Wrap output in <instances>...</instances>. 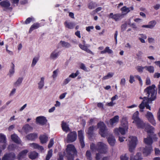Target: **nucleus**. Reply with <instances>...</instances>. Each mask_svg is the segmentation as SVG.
Returning <instances> with one entry per match:
<instances>
[{
  "instance_id": "nucleus-17",
  "label": "nucleus",
  "mask_w": 160,
  "mask_h": 160,
  "mask_svg": "<svg viewBox=\"0 0 160 160\" xmlns=\"http://www.w3.org/2000/svg\"><path fill=\"white\" fill-rule=\"evenodd\" d=\"M152 135H151L149 134L147 138H144V142L147 145V146H152V144L153 142L152 139Z\"/></svg>"
},
{
  "instance_id": "nucleus-45",
  "label": "nucleus",
  "mask_w": 160,
  "mask_h": 160,
  "mask_svg": "<svg viewBox=\"0 0 160 160\" xmlns=\"http://www.w3.org/2000/svg\"><path fill=\"white\" fill-rule=\"evenodd\" d=\"M156 24V22L154 21H150L149 22L148 24L149 25V26L150 27V28L152 29L155 26Z\"/></svg>"
},
{
  "instance_id": "nucleus-40",
  "label": "nucleus",
  "mask_w": 160,
  "mask_h": 160,
  "mask_svg": "<svg viewBox=\"0 0 160 160\" xmlns=\"http://www.w3.org/2000/svg\"><path fill=\"white\" fill-rule=\"evenodd\" d=\"M145 68L146 70L148 71L150 73H153L154 72V67L152 66H145Z\"/></svg>"
},
{
  "instance_id": "nucleus-63",
  "label": "nucleus",
  "mask_w": 160,
  "mask_h": 160,
  "mask_svg": "<svg viewBox=\"0 0 160 160\" xmlns=\"http://www.w3.org/2000/svg\"><path fill=\"white\" fill-rule=\"evenodd\" d=\"M96 146L95 145V144L93 143H92L90 145V149L92 151H94L95 150H96Z\"/></svg>"
},
{
  "instance_id": "nucleus-54",
  "label": "nucleus",
  "mask_w": 160,
  "mask_h": 160,
  "mask_svg": "<svg viewBox=\"0 0 160 160\" xmlns=\"http://www.w3.org/2000/svg\"><path fill=\"white\" fill-rule=\"evenodd\" d=\"M54 144V140L53 138L50 139L49 143L48 145V148H51Z\"/></svg>"
},
{
  "instance_id": "nucleus-1",
  "label": "nucleus",
  "mask_w": 160,
  "mask_h": 160,
  "mask_svg": "<svg viewBox=\"0 0 160 160\" xmlns=\"http://www.w3.org/2000/svg\"><path fill=\"white\" fill-rule=\"evenodd\" d=\"M155 86L152 84L151 86L147 87L144 90V92L148 94L147 97H144V98H147L148 101L145 102V107L147 109L151 110L150 106L148 104V102L152 101L154 100L156 98L157 91L155 89Z\"/></svg>"
},
{
  "instance_id": "nucleus-35",
  "label": "nucleus",
  "mask_w": 160,
  "mask_h": 160,
  "mask_svg": "<svg viewBox=\"0 0 160 160\" xmlns=\"http://www.w3.org/2000/svg\"><path fill=\"white\" fill-rule=\"evenodd\" d=\"M63 47L65 48H69L71 47V44L68 42H66L64 41H61L59 42Z\"/></svg>"
},
{
  "instance_id": "nucleus-53",
  "label": "nucleus",
  "mask_w": 160,
  "mask_h": 160,
  "mask_svg": "<svg viewBox=\"0 0 160 160\" xmlns=\"http://www.w3.org/2000/svg\"><path fill=\"white\" fill-rule=\"evenodd\" d=\"M145 100H143L142 102L139 105V107L140 109H143L145 107Z\"/></svg>"
},
{
  "instance_id": "nucleus-49",
  "label": "nucleus",
  "mask_w": 160,
  "mask_h": 160,
  "mask_svg": "<svg viewBox=\"0 0 160 160\" xmlns=\"http://www.w3.org/2000/svg\"><path fill=\"white\" fill-rule=\"evenodd\" d=\"M38 57L34 58L32 60V64L31 65L33 67L34 66L38 61Z\"/></svg>"
},
{
  "instance_id": "nucleus-13",
  "label": "nucleus",
  "mask_w": 160,
  "mask_h": 160,
  "mask_svg": "<svg viewBox=\"0 0 160 160\" xmlns=\"http://www.w3.org/2000/svg\"><path fill=\"white\" fill-rule=\"evenodd\" d=\"M152 150V147L151 145L147 146L143 150V153L146 156L150 154Z\"/></svg>"
},
{
  "instance_id": "nucleus-12",
  "label": "nucleus",
  "mask_w": 160,
  "mask_h": 160,
  "mask_svg": "<svg viewBox=\"0 0 160 160\" xmlns=\"http://www.w3.org/2000/svg\"><path fill=\"white\" fill-rule=\"evenodd\" d=\"M144 128L145 129V131L148 133V134H149L151 135H153V131L154 130V128L153 127L151 126L148 123H146L144 127Z\"/></svg>"
},
{
  "instance_id": "nucleus-36",
  "label": "nucleus",
  "mask_w": 160,
  "mask_h": 160,
  "mask_svg": "<svg viewBox=\"0 0 160 160\" xmlns=\"http://www.w3.org/2000/svg\"><path fill=\"white\" fill-rule=\"evenodd\" d=\"M94 128V126H91L89 128L88 130L87 133L90 137H92V136Z\"/></svg>"
},
{
  "instance_id": "nucleus-22",
  "label": "nucleus",
  "mask_w": 160,
  "mask_h": 160,
  "mask_svg": "<svg viewBox=\"0 0 160 160\" xmlns=\"http://www.w3.org/2000/svg\"><path fill=\"white\" fill-rule=\"evenodd\" d=\"M119 120V117L118 115H116L112 118L110 119L109 122L110 124L112 126L114 124L118 123Z\"/></svg>"
},
{
  "instance_id": "nucleus-27",
  "label": "nucleus",
  "mask_w": 160,
  "mask_h": 160,
  "mask_svg": "<svg viewBox=\"0 0 160 160\" xmlns=\"http://www.w3.org/2000/svg\"><path fill=\"white\" fill-rule=\"evenodd\" d=\"M78 46L79 48L82 50L85 51L88 53L93 54L92 52L88 48L87 46L85 45H83L81 44H79Z\"/></svg>"
},
{
  "instance_id": "nucleus-33",
  "label": "nucleus",
  "mask_w": 160,
  "mask_h": 160,
  "mask_svg": "<svg viewBox=\"0 0 160 160\" xmlns=\"http://www.w3.org/2000/svg\"><path fill=\"white\" fill-rule=\"evenodd\" d=\"M38 156V153L35 152H31L28 156L29 158L31 159H35Z\"/></svg>"
},
{
  "instance_id": "nucleus-43",
  "label": "nucleus",
  "mask_w": 160,
  "mask_h": 160,
  "mask_svg": "<svg viewBox=\"0 0 160 160\" xmlns=\"http://www.w3.org/2000/svg\"><path fill=\"white\" fill-rule=\"evenodd\" d=\"M2 142L4 143L6 142V137L3 134L0 133V143Z\"/></svg>"
},
{
  "instance_id": "nucleus-29",
  "label": "nucleus",
  "mask_w": 160,
  "mask_h": 160,
  "mask_svg": "<svg viewBox=\"0 0 160 160\" xmlns=\"http://www.w3.org/2000/svg\"><path fill=\"white\" fill-rule=\"evenodd\" d=\"M61 126L62 130L66 132L70 130L68 125L67 124L66 122H64L63 121L62 122Z\"/></svg>"
},
{
  "instance_id": "nucleus-23",
  "label": "nucleus",
  "mask_w": 160,
  "mask_h": 160,
  "mask_svg": "<svg viewBox=\"0 0 160 160\" xmlns=\"http://www.w3.org/2000/svg\"><path fill=\"white\" fill-rule=\"evenodd\" d=\"M64 25L66 28L69 29H72L75 26V24L73 22H68L66 21L64 23Z\"/></svg>"
},
{
  "instance_id": "nucleus-26",
  "label": "nucleus",
  "mask_w": 160,
  "mask_h": 160,
  "mask_svg": "<svg viewBox=\"0 0 160 160\" xmlns=\"http://www.w3.org/2000/svg\"><path fill=\"white\" fill-rule=\"evenodd\" d=\"M38 137V134L36 133H32L28 135L26 138L28 140H33Z\"/></svg>"
},
{
  "instance_id": "nucleus-48",
  "label": "nucleus",
  "mask_w": 160,
  "mask_h": 160,
  "mask_svg": "<svg viewBox=\"0 0 160 160\" xmlns=\"http://www.w3.org/2000/svg\"><path fill=\"white\" fill-rule=\"evenodd\" d=\"M144 69H145V67H142V66H138L136 68L138 71L140 73L142 72Z\"/></svg>"
},
{
  "instance_id": "nucleus-28",
  "label": "nucleus",
  "mask_w": 160,
  "mask_h": 160,
  "mask_svg": "<svg viewBox=\"0 0 160 160\" xmlns=\"http://www.w3.org/2000/svg\"><path fill=\"white\" fill-rule=\"evenodd\" d=\"M41 26L39 23L38 22L34 23L31 26L29 31V33H31L34 30L38 29Z\"/></svg>"
},
{
  "instance_id": "nucleus-6",
  "label": "nucleus",
  "mask_w": 160,
  "mask_h": 160,
  "mask_svg": "<svg viewBox=\"0 0 160 160\" xmlns=\"http://www.w3.org/2000/svg\"><path fill=\"white\" fill-rule=\"evenodd\" d=\"M77 133L76 131H71L67 135L66 140L68 143L74 142L77 139Z\"/></svg>"
},
{
  "instance_id": "nucleus-16",
  "label": "nucleus",
  "mask_w": 160,
  "mask_h": 160,
  "mask_svg": "<svg viewBox=\"0 0 160 160\" xmlns=\"http://www.w3.org/2000/svg\"><path fill=\"white\" fill-rule=\"evenodd\" d=\"M138 128H144V127L146 124V123H144L143 121L141 119L135 122Z\"/></svg>"
},
{
  "instance_id": "nucleus-55",
  "label": "nucleus",
  "mask_w": 160,
  "mask_h": 160,
  "mask_svg": "<svg viewBox=\"0 0 160 160\" xmlns=\"http://www.w3.org/2000/svg\"><path fill=\"white\" fill-rule=\"evenodd\" d=\"M80 67L81 69L84 70V71L87 72L88 71L87 68L83 63H81L80 65Z\"/></svg>"
},
{
  "instance_id": "nucleus-38",
  "label": "nucleus",
  "mask_w": 160,
  "mask_h": 160,
  "mask_svg": "<svg viewBox=\"0 0 160 160\" xmlns=\"http://www.w3.org/2000/svg\"><path fill=\"white\" fill-rule=\"evenodd\" d=\"M59 52H56V50L53 51L51 54L50 58L52 59L56 58L58 55Z\"/></svg>"
},
{
  "instance_id": "nucleus-31",
  "label": "nucleus",
  "mask_w": 160,
  "mask_h": 160,
  "mask_svg": "<svg viewBox=\"0 0 160 160\" xmlns=\"http://www.w3.org/2000/svg\"><path fill=\"white\" fill-rule=\"evenodd\" d=\"M32 129V127L28 124L25 125L22 128L23 131L26 133H28L30 130Z\"/></svg>"
},
{
  "instance_id": "nucleus-19",
  "label": "nucleus",
  "mask_w": 160,
  "mask_h": 160,
  "mask_svg": "<svg viewBox=\"0 0 160 160\" xmlns=\"http://www.w3.org/2000/svg\"><path fill=\"white\" fill-rule=\"evenodd\" d=\"M28 152V151L26 149L22 151L18 155L17 158L18 160H20L24 158Z\"/></svg>"
},
{
  "instance_id": "nucleus-44",
  "label": "nucleus",
  "mask_w": 160,
  "mask_h": 160,
  "mask_svg": "<svg viewBox=\"0 0 160 160\" xmlns=\"http://www.w3.org/2000/svg\"><path fill=\"white\" fill-rule=\"evenodd\" d=\"M52 151L50 150L48 152L46 158V160H49L52 155Z\"/></svg>"
},
{
  "instance_id": "nucleus-34",
  "label": "nucleus",
  "mask_w": 160,
  "mask_h": 160,
  "mask_svg": "<svg viewBox=\"0 0 160 160\" xmlns=\"http://www.w3.org/2000/svg\"><path fill=\"white\" fill-rule=\"evenodd\" d=\"M132 119L134 120L133 123H134L135 122L140 119L139 117V112L138 111H137L134 113L132 116Z\"/></svg>"
},
{
  "instance_id": "nucleus-59",
  "label": "nucleus",
  "mask_w": 160,
  "mask_h": 160,
  "mask_svg": "<svg viewBox=\"0 0 160 160\" xmlns=\"http://www.w3.org/2000/svg\"><path fill=\"white\" fill-rule=\"evenodd\" d=\"M134 77L137 78L140 84H142V81L141 78V77L138 75H136L134 76Z\"/></svg>"
},
{
  "instance_id": "nucleus-60",
  "label": "nucleus",
  "mask_w": 160,
  "mask_h": 160,
  "mask_svg": "<svg viewBox=\"0 0 160 160\" xmlns=\"http://www.w3.org/2000/svg\"><path fill=\"white\" fill-rule=\"evenodd\" d=\"M58 69H57L55 70L53 72V75H52V77L53 78H55L56 77L57 75V73L58 72Z\"/></svg>"
},
{
  "instance_id": "nucleus-47",
  "label": "nucleus",
  "mask_w": 160,
  "mask_h": 160,
  "mask_svg": "<svg viewBox=\"0 0 160 160\" xmlns=\"http://www.w3.org/2000/svg\"><path fill=\"white\" fill-rule=\"evenodd\" d=\"M121 10L122 12L128 13L130 11V10L129 8H127L126 7L124 6L121 8Z\"/></svg>"
},
{
  "instance_id": "nucleus-11",
  "label": "nucleus",
  "mask_w": 160,
  "mask_h": 160,
  "mask_svg": "<svg viewBox=\"0 0 160 160\" xmlns=\"http://www.w3.org/2000/svg\"><path fill=\"white\" fill-rule=\"evenodd\" d=\"M145 116L148 121L153 125L155 126L156 124L155 121L154 119L153 116L152 112L148 111Z\"/></svg>"
},
{
  "instance_id": "nucleus-51",
  "label": "nucleus",
  "mask_w": 160,
  "mask_h": 160,
  "mask_svg": "<svg viewBox=\"0 0 160 160\" xmlns=\"http://www.w3.org/2000/svg\"><path fill=\"white\" fill-rule=\"evenodd\" d=\"M86 156L88 159H91V154L90 151L88 150L86 152Z\"/></svg>"
},
{
  "instance_id": "nucleus-10",
  "label": "nucleus",
  "mask_w": 160,
  "mask_h": 160,
  "mask_svg": "<svg viewBox=\"0 0 160 160\" xmlns=\"http://www.w3.org/2000/svg\"><path fill=\"white\" fill-rule=\"evenodd\" d=\"M16 158L15 154L13 152L5 154L2 158V160H13Z\"/></svg>"
},
{
  "instance_id": "nucleus-46",
  "label": "nucleus",
  "mask_w": 160,
  "mask_h": 160,
  "mask_svg": "<svg viewBox=\"0 0 160 160\" xmlns=\"http://www.w3.org/2000/svg\"><path fill=\"white\" fill-rule=\"evenodd\" d=\"M79 74V72L77 70L75 73H72L69 76V77L72 78H74L76 77Z\"/></svg>"
},
{
  "instance_id": "nucleus-57",
  "label": "nucleus",
  "mask_w": 160,
  "mask_h": 160,
  "mask_svg": "<svg viewBox=\"0 0 160 160\" xmlns=\"http://www.w3.org/2000/svg\"><path fill=\"white\" fill-rule=\"evenodd\" d=\"M127 24L126 23L122 24L121 26V30L122 32H123L126 28Z\"/></svg>"
},
{
  "instance_id": "nucleus-50",
  "label": "nucleus",
  "mask_w": 160,
  "mask_h": 160,
  "mask_svg": "<svg viewBox=\"0 0 160 160\" xmlns=\"http://www.w3.org/2000/svg\"><path fill=\"white\" fill-rule=\"evenodd\" d=\"M95 3L92 2L90 3L88 5V8L90 9H93L95 7Z\"/></svg>"
},
{
  "instance_id": "nucleus-30",
  "label": "nucleus",
  "mask_w": 160,
  "mask_h": 160,
  "mask_svg": "<svg viewBox=\"0 0 160 160\" xmlns=\"http://www.w3.org/2000/svg\"><path fill=\"white\" fill-rule=\"evenodd\" d=\"M30 146L34 148L37 149L38 150L42 151L43 150L44 148L42 146H40L38 144L35 143H33L30 144Z\"/></svg>"
},
{
  "instance_id": "nucleus-58",
  "label": "nucleus",
  "mask_w": 160,
  "mask_h": 160,
  "mask_svg": "<svg viewBox=\"0 0 160 160\" xmlns=\"http://www.w3.org/2000/svg\"><path fill=\"white\" fill-rule=\"evenodd\" d=\"M135 81V80L134 79V77H133L132 75H131L129 77V82L130 83H132Z\"/></svg>"
},
{
  "instance_id": "nucleus-64",
  "label": "nucleus",
  "mask_w": 160,
  "mask_h": 160,
  "mask_svg": "<svg viewBox=\"0 0 160 160\" xmlns=\"http://www.w3.org/2000/svg\"><path fill=\"white\" fill-rule=\"evenodd\" d=\"M125 79L124 78H122L121 79L120 84L124 86L125 83Z\"/></svg>"
},
{
  "instance_id": "nucleus-14",
  "label": "nucleus",
  "mask_w": 160,
  "mask_h": 160,
  "mask_svg": "<svg viewBox=\"0 0 160 160\" xmlns=\"http://www.w3.org/2000/svg\"><path fill=\"white\" fill-rule=\"evenodd\" d=\"M126 129L123 127H119V128H115L114 130L115 134L117 135H118L119 133H121L122 135H124L125 134V130Z\"/></svg>"
},
{
  "instance_id": "nucleus-52",
  "label": "nucleus",
  "mask_w": 160,
  "mask_h": 160,
  "mask_svg": "<svg viewBox=\"0 0 160 160\" xmlns=\"http://www.w3.org/2000/svg\"><path fill=\"white\" fill-rule=\"evenodd\" d=\"M102 9V8L101 7H99L97 8L95 10H93L91 13V14L94 15L96 13L98 12L99 11H101Z\"/></svg>"
},
{
  "instance_id": "nucleus-25",
  "label": "nucleus",
  "mask_w": 160,
  "mask_h": 160,
  "mask_svg": "<svg viewBox=\"0 0 160 160\" xmlns=\"http://www.w3.org/2000/svg\"><path fill=\"white\" fill-rule=\"evenodd\" d=\"M39 139L42 144H44L47 142L48 141V137L46 134L41 135Z\"/></svg>"
},
{
  "instance_id": "nucleus-9",
  "label": "nucleus",
  "mask_w": 160,
  "mask_h": 160,
  "mask_svg": "<svg viewBox=\"0 0 160 160\" xmlns=\"http://www.w3.org/2000/svg\"><path fill=\"white\" fill-rule=\"evenodd\" d=\"M78 135L81 147L82 148H83L85 146V144L84 141L83 131L82 130L78 131Z\"/></svg>"
},
{
  "instance_id": "nucleus-42",
  "label": "nucleus",
  "mask_w": 160,
  "mask_h": 160,
  "mask_svg": "<svg viewBox=\"0 0 160 160\" xmlns=\"http://www.w3.org/2000/svg\"><path fill=\"white\" fill-rule=\"evenodd\" d=\"M23 80V78H19L17 81L14 83V85L16 87L19 86L22 83Z\"/></svg>"
},
{
  "instance_id": "nucleus-24",
  "label": "nucleus",
  "mask_w": 160,
  "mask_h": 160,
  "mask_svg": "<svg viewBox=\"0 0 160 160\" xmlns=\"http://www.w3.org/2000/svg\"><path fill=\"white\" fill-rule=\"evenodd\" d=\"M11 137L12 141L16 143L20 144L21 143V141L17 135L15 134L12 135Z\"/></svg>"
},
{
  "instance_id": "nucleus-56",
  "label": "nucleus",
  "mask_w": 160,
  "mask_h": 160,
  "mask_svg": "<svg viewBox=\"0 0 160 160\" xmlns=\"http://www.w3.org/2000/svg\"><path fill=\"white\" fill-rule=\"evenodd\" d=\"M128 157L126 156V154L122 155L120 157V160H128Z\"/></svg>"
},
{
  "instance_id": "nucleus-2",
  "label": "nucleus",
  "mask_w": 160,
  "mask_h": 160,
  "mask_svg": "<svg viewBox=\"0 0 160 160\" xmlns=\"http://www.w3.org/2000/svg\"><path fill=\"white\" fill-rule=\"evenodd\" d=\"M68 160H74V156L77 154V151L75 146L72 144H68L66 149Z\"/></svg>"
},
{
  "instance_id": "nucleus-7",
  "label": "nucleus",
  "mask_w": 160,
  "mask_h": 160,
  "mask_svg": "<svg viewBox=\"0 0 160 160\" xmlns=\"http://www.w3.org/2000/svg\"><path fill=\"white\" fill-rule=\"evenodd\" d=\"M124 16V14L122 13H117L114 14L113 13H111L109 15L108 18L112 19L115 21H118L122 18Z\"/></svg>"
},
{
  "instance_id": "nucleus-15",
  "label": "nucleus",
  "mask_w": 160,
  "mask_h": 160,
  "mask_svg": "<svg viewBox=\"0 0 160 160\" xmlns=\"http://www.w3.org/2000/svg\"><path fill=\"white\" fill-rule=\"evenodd\" d=\"M0 5L2 7L5 8L7 9L12 10V8L10 7V3L8 1H4L0 2Z\"/></svg>"
},
{
  "instance_id": "nucleus-37",
  "label": "nucleus",
  "mask_w": 160,
  "mask_h": 160,
  "mask_svg": "<svg viewBox=\"0 0 160 160\" xmlns=\"http://www.w3.org/2000/svg\"><path fill=\"white\" fill-rule=\"evenodd\" d=\"M35 19L32 17L28 18L23 23V24H29L31 22L34 21Z\"/></svg>"
},
{
  "instance_id": "nucleus-32",
  "label": "nucleus",
  "mask_w": 160,
  "mask_h": 160,
  "mask_svg": "<svg viewBox=\"0 0 160 160\" xmlns=\"http://www.w3.org/2000/svg\"><path fill=\"white\" fill-rule=\"evenodd\" d=\"M113 52V51L111 49H110L108 47H106L103 51H101L100 52L102 54H104L106 53L110 54H112Z\"/></svg>"
},
{
  "instance_id": "nucleus-5",
  "label": "nucleus",
  "mask_w": 160,
  "mask_h": 160,
  "mask_svg": "<svg viewBox=\"0 0 160 160\" xmlns=\"http://www.w3.org/2000/svg\"><path fill=\"white\" fill-rule=\"evenodd\" d=\"M96 150L100 153H105L107 152V145L103 143L98 142L96 145Z\"/></svg>"
},
{
  "instance_id": "nucleus-3",
  "label": "nucleus",
  "mask_w": 160,
  "mask_h": 160,
  "mask_svg": "<svg viewBox=\"0 0 160 160\" xmlns=\"http://www.w3.org/2000/svg\"><path fill=\"white\" fill-rule=\"evenodd\" d=\"M97 127L99 128V133L102 137H105L107 134V129L105 123L100 122L97 124Z\"/></svg>"
},
{
  "instance_id": "nucleus-21",
  "label": "nucleus",
  "mask_w": 160,
  "mask_h": 160,
  "mask_svg": "<svg viewBox=\"0 0 160 160\" xmlns=\"http://www.w3.org/2000/svg\"><path fill=\"white\" fill-rule=\"evenodd\" d=\"M121 124L123 127L125 128V129H126V130H128V123L127 119L126 117H122L121 121Z\"/></svg>"
},
{
  "instance_id": "nucleus-41",
  "label": "nucleus",
  "mask_w": 160,
  "mask_h": 160,
  "mask_svg": "<svg viewBox=\"0 0 160 160\" xmlns=\"http://www.w3.org/2000/svg\"><path fill=\"white\" fill-rule=\"evenodd\" d=\"M11 68L9 70L10 77H11L12 75L14 73L15 66L13 62L11 63Z\"/></svg>"
},
{
  "instance_id": "nucleus-4",
  "label": "nucleus",
  "mask_w": 160,
  "mask_h": 160,
  "mask_svg": "<svg viewBox=\"0 0 160 160\" xmlns=\"http://www.w3.org/2000/svg\"><path fill=\"white\" fill-rule=\"evenodd\" d=\"M129 138L130 140L129 144V150L130 152H133L136 147L138 139L137 137L135 136H131Z\"/></svg>"
},
{
  "instance_id": "nucleus-39",
  "label": "nucleus",
  "mask_w": 160,
  "mask_h": 160,
  "mask_svg": "<svg viewBox=\"0 0 160 160\" xmlns=\"http://www.w3.org/2000/svg\"><path fill=\"white\" fill-rule=\"evenodd\" d=\"M44 78L42 77L41 78V80L38 83V88L39 89H42L44 85Z\"/></svg>"
},
{
  "instance_id": "nucleus-20",
  "label": "nucleus",
  "mask_w": 160,
  "mask_h": 160,
  "mask_svg": "<svg viewBox=\"0 0 160 160\" xmlns=\"http://www.w3.org/2000/svg\"><path fill=\"white\" fill-rule=\"evenodd\" d=\"M107 140L111 146H113L114 145L116 141L114 137L112 134L110 135L107 138Z\"/></svg>"
},
{
  "instance_id": "nucleus-61",
  "label": "nucleus",
  "mask_w": 160,
  "mask_h": 160,
  "mask_svg": "<svg viewBox=\"0 0 160 160\" xmlns=\"http://www.w3.org/2000/svg\"><path fill=\"white\" fill-rule=\"evenodd\" d=\"M71 80V79L69 77L67 78L64 81L63 84L64 85H65L68 84Z\"/></svg>"
},
{
  "instance_id": "nucleus-18",
  "label": "nucleus",
  "mask_w": 160,
  "mask_h": 160,
  "mask_svg": "<svg viewBox=\"0 0 160 160\" xmlns=\"http://www.w3.org/2000/svg\"><path fill=\"white\" fill-rule=\"evenodd\" d=\"M130 160H142V154L141 152H138L134 156L132 154L130 156Z\"/></svg>"
},
{
  "instance_id": "nucleus-62",
  "label": "nucleus",
  "mask_w": 160,
  "mask_h": 160,
  "mask_svg": "<svg viewBox=\"0 0 160 160\" xmlns=\"http://www.w3.org/2000/svg\"><path fill=\"white\" fill-rule=\"evenodd\" d=\"M15 145L13 144H11L9 145L8 147V149L10 150H13L14 149Z\"/></svg>"
},
{
  "instance_id": "nucleus-8",
  "label": "nucleus",
  "mask_w": 160,
  "mask_h": 160,
  "mask_svg": "<svg viewBox=\"0 0 160 160\" xmlns=\"http://www.w3.org/2000/svg\"><path fill=\"white\" fill-rule=\"evenodd\" d=\"M36 123L41 125L46 124L47 122L46 118L43 116H38L36 119Z\"/></svg>"
}]
</instances>
